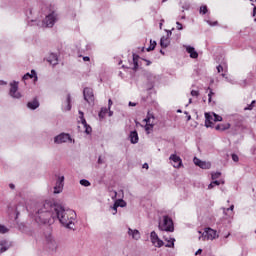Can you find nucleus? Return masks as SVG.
<instances>
[{
    "label": "nucleus",
    "instance_id": "nucleus-1",
    "mask_svg": "<svg viewBox=\"0 0 256 256\" xmlns=\"http://www.w3.org/2000/svg\"><path fill=\"white\" fill-rule=\"evenodd\" d=\"M34 217L35 221L42 225H51V223L59 221L66 229H74L77 214L71 209H65L63 205L55 202V200H46L38 206Z\"/></svg>",
    "mask_w": 256,
    "mask_h": 256
},
{
    "label": "nucleus",
    "instance_id": "nucleus-2",
    "mask_svg": "<svg viewBox=\"0 0 256 256\" xmlns=\"http://www.w3.org/2000/svg\"><path fill=\"white\" fill-rule=\"evenodd\" d=\"M158 228L160 231H166L168 233H173L175 231V226L173 225V219L171 217L164 215L159 219Z\"/></svg>",
    "mask_w": 256,
    "mask_h": 256
},
{
    "label": "nucleus",
    "instance_id": "nucleus-3",
    "mask_svg": "<svg viewBox=\"0 0 256 256\" xmlns=\"http://www.w3.org/2000/svg\"><path fill=\"white\" fill-rule=\"evenodd\" d=\"M223 121V117L217 115L215 112H206L205 113V127H213V123Z\"/></svg>",
    "mask_w": 256,
    "mask_h": 256
},
{
    "label": "nucleus",
    "instance_id": "nucleus-4",
    "mask_svg": "<svg viewBox=\"0 0 256 256\" xmlns=\"http://www.w3.org/2000/svg\"><path fill=\"white\" fill-rule=\"evenodd\" d=\"M145 125V131L149 135L151 131H153V127H155V115L151 113V111H148L146 118L144 119Z\"/></svg>",
    "mask_w": 256,
    "mask_h": 256
},
{
    "label": "nucleus",
    "instance_id": "nucleus-5",
    "mask_svg": "<svg viewBox=\"0 0 256 256\" xmlns=\"http://www.w3.org/2000/svg\"><path fill=\"white\" fill-rule=\"evenodd\" d=\"M9 95L12 99H21L23 95L19 92V82L13 81L10 83Z\"/></svg>",
    "mask_w": 256,
    "mask_h": 256
},
{
    "label": "nucleus",
    "instance_id": "nucleus-6",
    "mask_svg": "<svg viewBox=\"0 0 256 256\" xmlns=\"http://www.w3.org/2000/svg\"><path fill=\"white\" fill-rule=\"evenodd\" d=\"M56 22L57 14L55 12H52L45 17V19L42 21V25L43 27H53Z\"/></svg>",
    "mask_w": 256,
    "mask_h": 256
},
{
    "label": "nucleus",
    "instance_id": "nucleus-7",
    "mask_svg": "<svg viewBox=\"0 0 256 256\" xmlns=\"http://www.w3.org/2000/svg\"><path fill=\"white\" fill-rule=\"evenodd\" d=\"M150 241L154 247L161 248L165 245V242L163 240L159 239V235H157V232L152 231L150 233Z\"/></svg>",
    "mask_w": 256,
    "mask_h": 256
},
{
    "label": "nucleus",
    "instance_id": "nucleus-8",
    "mask_svg": "<svg viewBox=\"0 0 256 256\" xmlns=\"http://www.w3.org/2000/svg\"><path fill=\"white\" fill-rule=\"evenodd\" d=\"M63 187H65V176L58 177L56 185L54 186V194L58 195L63 192Z\"/></svg>",
    "mask_w": 256,
    "mask_h": 256
},
{
    "label": "nucleus",
    "instance_id": "nucleus-9",
    "mask_svg": "<svg viewBox=\"0 0 256 256\" xmlns=\"http://www.w3.org/2000/svg\"><path fill=\"white\" fill-rule=\"evenodd\" d=\"M67 141H72L71 135H69L67 133H61L54 138V143H56V145H61L62 143H67Z\"/></svg>",
    "mask_w": 256,
    "mask_h": 256
},
{
    "label": "nucleus",
    "instance_id": "nucleus-10",
    "mask_svg": "<svg viewBox=\"0 0 256 256\" xmlns=\"http://www.w3.org/2000/svg\"><path fill=\"white\" fill-rule=\"evenodd\" d=\"M84 99L86 102L91 105V103H94L95 101V95L93 94V89L91 88H84L83 90Z\"/></svg>",
    "mask_w": 256,
    "mask_h": 256
},
{
    "label": "nucleus",
    "instance_id": "nucleus-11",
    "mask_svg": "<svg viewBox=\"0 0 256 256\" xmlns=\"http://www.w3.org/2000/svg\"><path fill=\"white\" fill-rule=\"evenodd\" d=\"M79 119L82 123V125L84 126V129H85V133L86 135H91V132L93 131V129L91 128V126H89L87 124V120H85V114L83 113V111L79 110Z\"/></svg>",
    "mask_w": 256,
    "mask_h": 256
},
{
    "label": "nucleus",
    "instance_id": "nucleus-12",
    "mask_svg": "<svg viewBox=\"0 0 256 256\" xmlns=\"http://www.w3.org/2000/svg\"><path fill=\"white\" fill-rule=\"evenodd\" d=\"M217 237V232L211 228H206L205 231L202 234L203 239H207L210 241H213Z\"/></svg>",
    "mask_w": 256,
    "mask_h": 256
},
{
    "label": "nucleus",
    "instance_id": "nucleus-13",
    "mask_svg": "<svg viewBox=\"0 0 256 256\" xmlns=\"http://www.w3.org/2000/svg\"><path fill=\"white\" fill-rule=\"evenodd\" d=\"M193 162L200 169H211V162L203 161L197 157H194Z\"/></svg>",
    "mask_w": 256,
    "mask_h": 256
},
{
    "label": "nucleus",
    "instance_id": "nucleus-14",
    "mask_svg": "<svg viewBox=\"0 0 256 256\" xmlns=\"http://www.w3.org/2000/svg\"><path fill=\"white\" fill-rule=\"evenodd\" d=\"M169 160L172 161V165L175 167V169H179V167L183 165V160H181V157H179L177 154H172L169 157Z\"/></svg>",
    "mask_w": 256,
    "mask_h": 256
},
{
    "label": "nucleus",
    "instance_id": "nucleus-15",
    "mask_svg": "<svg viewBox=\"0 0 256 256\" xmlns=\"http://www.w3.org/2000/svg\"><path fill=\"white\" fill-rule=\"evenodd\" d=\"M128 235L131 239H134V241H139L141 239V232L137 229L128 228Z\"/></svg>",
    "mask_w": 256,
    "mask_h": 256
},
{
    "label": "nucleus",
    "instance_id": "nucleus-16",
    "mask_svg": "<svg viewBox=\"0 0 256 256\" xmlns=\"http://www.w3.org/2000/svg\"><path fill=\"white\" fill-rule=\"evenodd\" d=\"M186 49V52L189 53L191 59H197L199 57V53L195 50V47L186 45L184 46Z\"/></svg>",
    "mask_w": 256,
    "mask_h": 256
},
{
    "label": "nucleus",
    "instance_id": "nucleus-17",
    "mask_svg": "<svg viewBox=\"0 0 256 256\" xmlns=\"http://www.w3.org/2000/svg\"><path fill=\"white\" fill-rule=\"evenodd\" d=\"M11 249V242L7 240L0 241V253H5V251H9Z\"/></svg>",
    "mask_w": 256,
    "mask_h": 256
},
{
    "label": "nucleus",
    "instance_id": "nucleus-18",
    "mask_svg": "<svg viewBox=\"0 0 256 256\" xmlns=\"http://www.w3.org/2000/svg\"><path fill=\"white\" fill-rule=\"evenodd\" d=\"M47 247L50 251H57V241L52 237L47 238Z\"/></svg>",
    "mask_w": 256,
    "mask_h": 256
},
{
    "label": "nucleus",
    "instance_id": "nucleus-19",
    "mask_svg": "<svg viewBox=\"0 0 256 256\" xmlns=\"http://www.w3.org/2000/svg\"><path fill=\"white\" fill-rule=\"evenodd\" d=\"M129 139L132 145H136V143H139V134L137 133V130L130 132Z\"/></svg>",
    "mask_w": 256,
    "mask_h": 256
},
{
    "label": "nucleus",
    "instance_id": "nucleus-20",
    "mask_svg": "<svg viewBox=\"0 0 256 256\" xmlns=\"http://www.w3.org/2000/svg\"><path fill=\"white\" fill-rule=\"evenodd\" d=\"M48 63H50V65H53V66L58 65L59 58L57 57V54L55 53L50 54L48 57Z\"/></svg>",
    "mask_w": 256,
    "mask_h": 256
},
{
    "label": "nucleus",
    "instance_id": "nucleus-21",
    "mask_svg": "<svg viewBox=\"0 0 256 256\" xmlns=\"http://www.w3.org/2000/svg\"><path fill=\"white\" fill-rule=\"evenodd\" d=\"M28 109H31L32 111H35V109H39V100L36 98L30 102L27 103Z\"/></svg>",
    "mask_w": 256,
    "mask_h": 256
},
{
    "label": "nucleus",
    "instance_id": "nucleus-22",
    "mask_svg": "<svg viewBox=\"0 0 256 256\" xmlns=\"http://www.w3.org/2000/svg\"><path fill=\"white\" fill-rule=\"evenodd\" d=\"M171 41L169 40L168 37L166 36H163L161 39H160V45L163 49H167V47H169Z\"/></svg>",
    "mask_w": 256,
    "mask_h": 256
},
{
    "label": "nucleus",
    "instance_id": "nucleus-23",
    "mask_svg": "<svg viewBox=\"0 0 256 256\" xmlns=\"http://www.w3.org/2000/svg\"><path fill=\"white\" fill-rule=\"evenodd\" d=\"M33 77L37 80V72L35 70H31V73H26L22 79L23 81H27V79H33Z\"/></svg>",
    "mask_w": 256,
    "mask_h": 256
},
{
    "label": "nucleus",
    "instance_id": "nucleus-24",
    "mask_svg": "<svg viewBox=\"0 0 256 256\" xmlns=\"http://www.w3.org/2000/svg\"><path fill=\"white\" fill-rule=\"evenodd\" d=\"M133 71H137L139 69V55L133 54Z\"/></svg>",
    "mask_w": 256,
    "mask_h": 256
},
{
    "label": "nucleus",
    "instance_id": "nucleus-25",
    "mask_svg": "<svg viewBox=\"0 0 256 256\" xmlns=\"http://www.w3.org/2000/svg\"><path fill=\"white\" fill-rule=\"evenodd\" d=\"M231 127V124H218L215 129L216 131H227Z\"/></svg>",
    "mask_w": 256,
    "mask_h": 256
},
{
    "label": "nucleus",
    "instance_id": "nucleus-26",
    "mask_svg": "<svg viewBox=\"0 0 256 256\" xmlns=\"http://www.w3.org/2000/svg\"><path fill=\"white\" fill-rule=\"evenodd\" d=\"M66 103H67V106L66 108H64V111H71V94L67 95Z\"/></svg>",
    "mask_w": 256,
    "mask_h": 256
},
{
    "label": "nucleus",
    "instance_id": "nucleus-27",
    "mask_svg": "<svg viewBox=\"0 0 256 256\" xmlns=\"http://www.w3.org/2000/svg\"><path fill=\"white\" fill-rule=\"evenodd\" d=\"M108 111H109V108H102V109L100 110L99 114H98V117H99L100 119H104V118H105V115H107Z\"/></svg>",
    "mask_w": 256,
    "mask_h": 256
},
{
    "label": "nucleus",
    "instance_id": "nucleus-28",
    "mask_svg": "<svg viewBox=\"0 0 256 256\" xmlns=\"http://www.w3.org/2000/svg\"><path fill=\"white\" fill-rule=\"evenodd\" d=\"M157 47V42L150 40V46L146 49V51H153Z\"/></svg>",
    "mask_w": 256,
    "mask_h": 256
},
{
    "label": "nucleus",
    "instance_id": "nucleus-29",
    "mask_svg": "<svg viewBox=\"0 0 256 256\" xmlns=\"http://www.w3.org/2000/svg\"><path fill=\"white\" fill-rule=\"evenodd\" d=\"M115 203L119 206V207H127V202H125V200L123 199H118L115 201Z\"/></svg>",
    "mask_w": 256,
    "mask_h": 256
},
{
    "label": "nucleus",
    "instance_id": "nucleus-30",
    "mask_svg": "<svg viewBox=\"0 0 256 256\" xmlns=\"http://www.w3.org/2000/svg\"><path fill=\"white\" fill-rule=\"evenodd\" d=\"M80 185H82V187H91V182L87 179H82L80 180Z\"/></svg>",
    "mask_w": 256,
    "mask_h": 256
},
{
    "label": "nucleus",
    "instance_id": "nucleus-31",
    "mask_svg": "<svg viewBox=\"0 0 256 256\" xmlns=\"http://www.w3.org/2000/svg\"><path fill=\"white\" fill-rule=\"evenodd\" d=\"M9 231V228H7L5 225L0 224V234L5 235Z\"/></svg>",
    "mask_w": 256,
    "mask_h": 256
},
{
    "label": "nucleus",
    "instance_id": "nucleus-32",
    "mask_svg": "<svg viewBox=\"0 0 256 256\" xmlns=\"http://www.w3.org/2000/svg\"><path fill=\"white\" fill-rule=\"evenodd\" d=\"M215 185H216V186H219V185H221V182H219L218 180L212 181V182L208 185V189H213V187H215Z\"/></svg>",
    "mask_w": 256,
    "mask_h": 256
},
{
    "label": "nucleus",
    "instance_id": "nucleus-33",
    "mask_svg": "<svg viewBox=\"0 0 256 256\" xmlns=\"http://www.w3.org/2000/svg\"><path fill=\"white\" fill-rule=\"evenodd\" d=\"M165 247H175V238H170V240H168V243L165 245Z\"/></svg>",
    "mask_w": 256,
    "mask_h": 256
},
{
    "label": "nucleus",
    "instance_id": "nucleus-34",
    "mask_svg": "<svg viewBox=\"0 0 256 256\" xmlns=\"http://www.w3.org/2000/svg\"><path fill=\"white\" fill-rule=\"evenodd\" d=\"M119 207V204H116L114 202L113 206L110 207V209L112 210V215H117V208Z\"/></svg>",
    "mask_w": 256,
    "mask_h": 256
},
{
    "label": "nucleus",
    "instance_id": "nucleus-35",
    "mask_svg": "<svg viewBox=\"0 0 256 256\" xmlns=\"http://www.w3.org/2000/svg\"><path fill=\"white\" fill-rule=\"evenodd\" d=\"M209 10L207 9V6H201L200 7V11H199V13L201 14V15H206V13L208 12Z\"/></svg>",
    "mask_w": 256,
    "mask_h": 256
},
{
    "label": "nucleus",
    "instance_id": "nucleus-36",
    "mask_svg": "<svg viewBox=\"0 0 256 256\" xmlns=\"http://www.w3.org/2000/svg\"><path fill=\"white\" fill-rule=\"evenodd\" d=\"M212 180L215 181V179H219L221 177V172H214L211 174Z\"/></svg>",
    "mask_w": 256,
    "mask_h": 256
},
{
    "label": "nucleus",
    "instance_id": "nucleus-37",
    "mask_svg": "<svg viewBox=\"0 0 256 256\" xmlns=\"http://www.w3.org/2000/svg\"><path fill=\"white\" fill-rule=\"evenodd\" d=\"M207 90L210 91L208 94V101L209 103H211V98L213 97V95H215V93H213V90L211 89V87H208Z\"/></svg>",
    "mask_w": 256,
    "mask_h": 256
},
{
    "label": "nucleus",
    "instance_id": "nucleus-38",
    "mask_svg": "<svg viewBox=\"0 0 256 256\" xmlns=\"http://www.w3.org/2000/svg\"><path fill=\"white\" fill-rule=\"evenodd\" d=\"M224 215H227V211H233L235 209V205H231L229 208H222Z\"/></svg>",
    "mask_w": 256,
    "mask_h": 256
},
{
    "label": "nucleus",
    "instance_id": "nucleus-39",
    "mask_svg": "<svg viewBox=\"0 0 256 256\" xmlns=\"http://www.w3.org/2000/svg\"><path fill=\"white\" fill-rule=\"evenodd\" d=\"M206 23H208V25H210V27H215V26L219 25V22H217V21L211 22V20H207Z\"/></svg>",
    "mask_w": 256,
    "mask_h": 256
},
{
    "label": "nucleus",
    "instance_id": "nucleus-40",
    "mask_svg": "<svg viewBox=\"0 0 256 256\" xmlns=\"http://www.w3.org/2000/svg\"><path fill=\"white\" fill-rule=\"evenodd\" d=\"M191 95H192V97H199V91L198 90H192Z\"/></svg>",
    "mask_w": 256,
    "mask_h": 256
},
{
    "label": "nucleus",
    "instance_id": "nucleus-41",
    "mask_svg": "<svg viewBox=\"0 0 256 256\" xmlns=\"http://www.w3.org/2000/svg\"><path fill=\"white\" fill-rule=\"evenodd\" d=\"M176 28L178 29V31H183V24H181L180 22H176Z\"/></svg>",
    "mask_w": 256,
    "mask_h": 256
},
{
    "label": "nucleus",
    "instance_id": "nucleus-42",
    "mask_svg": "<svg viewBox=\"0 0 256 256\" xmlns=\"http://www.w3.org/2000/svg\"><path fill=\"white\" fill-rule=\"evenodd\" d=\"M232 160L237 163L239 161V156L237 154H232Z\"/></svg>",
    "mask_w": 256,
    "mask_h": 256
},
{
    "label": "nucleus",
    "instance_id": "nucleus-43",
    "mask_svg": "<svg viewBox=\"0 0 256 256\" xmlns=\"http://www.w3.org/2000/svg\"><path fill=\"white\" fill-rule=\"evenodd\" d=\"M244 111H253V104H249L247 107H245Z\"/></svg>",
    "mask_w": 256,
    "mask_h": 256
},
{
    "label": "nucleus",
    "instance_id": "nucleus-44",
    "mask_svg": "<svg viewBox=\"0 0 256 256\" xmlns=\"http://www.w3.org/2000/svg\"><path fill=\"white\" fill-rule=\"evenodd\" d=\"M142 61H144L146 63V67H149V65H151V60H147V59H142Z\"/></svg>",
    "mask_w": 256,
    "mask_h": 256
},
{
    "label": "nucleus",
    "instance_id": "nucleus-45",
    "mask_svg": "<svg viewBox=\"0 0 256 256\" xmlns=\"http://www.w3.org/2000/svg\"><path fill=\"white\" fill-rule=\"evenodd\" d=\"M166 33H167V35L165 37H167L168 39L171 37V35H173L171 30H166Z\"/></svg>",
    "mask_w": 256,
    "mask_h": 256
},
{
    "label": "nucleus",
    "instance_id": "nucleus-46",
    "mask_svg": "<svg viewBox=\"0 0 256 256\" xmlns=\"http://www.w3.org/2000/svg\"><path fill=\"white\" fill-rule=\"evenodd\" d=\"M113 105V100H108V109H111V106Z\"/></svg>",
    "mask_w": 256,
    "mask_h": 256
},
{
    "label": "nucleus",
    "instance_id": "nucleus-47",
    "mask_svg": "<svg viewBox=\"0 0 256 256\" xmlns=\"http://www.w3.org/2000/svg\"><path fill=\"white\" fill-rule=\"evenodd\" d=\"M217 71H218V73H221V71H223V66L218 65L217 66Z\"/></svg>",
    "mask_w": 256,
    "mask_h": 256
},
{
    "label": "nucleus",
    "instance_id": "nucleus-48",
    "mask_svg": "<svg viewBox=\"0 0 256 256\" xmlns=\"http://www.w3.org/2000/svg\"><path fill=\"white\" fill-rule=\"evenodd\" d=\"M201 253H203V249H198V250L195 252V255H201Z\"/></svg>",
    "mask_w": 256,
    "mask_h": 256
},
{
    "label": "nucleus",
    "instance_id": "nucleus-49",
    "mask_svg": "<svg viewBox=\"0 0 256 256\" xmlns=\"http://www.w3.org/2000/svg\"><path fill=\"white\" fill-rule=\"evenodd\" d=\"M163 23H165V20H160V24H159V27H160V29H163Z\"/></svg>",
    "mask_w": 256,
    "mask_h": 256
},
{
    "label": "nucleus",
    "instance_id": "nucleus-50",
    "mask_svg": "<svg viewBox=\"0 0 256 256\" xmlns=\"http://www.w3.org/2000/svg\"><path fill=\"white\" fill-rule=\"evenodd\" d=\"M137 106V103L135 102H129V107H136Z\"/></svg>",
    "mask_w": 256,
    "mask_h": 256
},
{
    "label": "nucleus",
    "instance_id": "nucleus-51",
    "mask_svg": "<svg viewBox=\"0 0 256 256\" xmlns=\"http://www.w3.org/2000/svg\"><path fill=\"white\" fill-rule=\"evenodd\" d=\"M83 61H91V58H89L88 56H84Z\"/></svg>",
    "mask_w": 256,
    "mask_h": 256
},
{
    "label": "nucleus",
    "instance_id": "nucleus-52",
    "mask_svg": "<svg viewBox=\"0 0 256 256\" xmlns=\"http://www.w3.org/2000/svg\"><path fill=\"white\" fill-rule=\"evenodd\" d=\"M142 167H143V169H149V164L144 163Z\"/></svg>",
    "mask_w": 256,
    "mask_h": 256
},
{
    "label": "nucleus",
    "instance_id": "nucleus-53",
    "mask_svg": "<svg viewBox=\"0 0 256 256\" xmlns=\"http://www.w3.org/2000/svg\"><path fill=\"white\" fill-rule=\"evenodd\" d=\"M108 115H109V117H113V111H111V109H108Z\"/></svg>",
    "mask_w": 256,
    "mask_h": 256
},
{
    "label": "nucleus",
    "instance_id": "nucleus-54",
    "mask_svg": "<svg viewBox=\"0 0 256 256\" xmlns=\"http://www.w3.org/2000/svg\"><path fill=\"white\" fill-rule=\"evenodd\" d=\"M10 189H15V184H9Z\"/></svg>",
    "mask_w": 256,
    "mask_h": 256
},
{
    "label": "nucleus",
    "instance_id": "nucleus-55",
    "mask_svg": "<svg viewBox=\"0 0 256 256\" xmlns=\"http://www.w3.org/2000/svg\"><path fill=\"white\" fill-rule=\"evenodd\" d=\"M256 15V7H254V9H253V16H255Z\"/></svg>",
    "mask_w": 256,
    "mask_h": 256
},
{
    "label": "nucleus",
    "instance_id": "nucleus-56",
    "mask_svg": "<svg viewBox=\"0 0 256 256\" xmlns=\"http://www.w3.org/2000/svg\"><path fill=\"white\" fill-rule=\"evenodd\" d=\"M187 121H191V115L187 116Z\"/></svg>",
    "mask_w": 256,
    "mask_h": 256
},
{
    "label": "nucleus",
    "instance_id": "nucleus-57",
    "mask_svg": "<svg viewBox=\"0 0 256 256\" xmlns=\"http://www.w3.org/2000/svg\"><path fill=\"white\" fill-rule=\"evenodd\" d=\"M255 103H256V101L253 100V101L251 102V105L254 107V106H255Z\"/></svg>",
    "mask_w": 256,
    "mask_h": 256
},
{
    "label": "nucleus",
    "instance_id": "nucleus-58",
    "mask_svg": "<svg viewBox=\"0 0 256 256\" xmlns=\"http://www.w3.org/2000/svg\"><path fill=\"white\" fill-rule=\"evenodd\" d=\"M164 239L167 241V243H168L169 241H171V239H169V238H165V237H164Z\"/></svg>",
    "mask_w": 256,
    "mask_h": 256
},
{
    "label": "nucleus",
    "instance_id": "nucleus-59",
    "mask_svg": "<svg viewBox=\"0 0 256 256\" xmlns=\"http://www.w3.org/2000/svg\"><path fill=\"white\" fill-rule=\"evenodd\" d=\"M1 85H7V82H3V81H2V82H1Z\"/></svg>",
    "mask_w": 256,
    "mask_h": 256
},
{
    "label": "nucleus",
    "instance_id": "nucleus-60",
    "mask_svg": "<svg viewBox=\"0 0 256 256\" xmlns=\"http://www.w3.org/2000/svg\"><path fill=\"white\" fill-rule=\"evenodd\" d=\"M114 197H117V191H114Z\"/></svg>",
    "mask_w": 256,
    "mask_h": 256
},
{
    "label": "nucleus",
    "instance_id": "nucleus-61",
    "mask_svg": "<svg viewBox=\"0 0 256 256\" xmlns=\"http://www.w3.org/2000/svg\"><path fill=\"white\" fill-rule=\"evenodd\" d=\"M160 53H162V55H165V52L163 50H160Z\"/></svg>",
    "mask_w": 256,
    "mask_h": 256
},
{
    "label": "nucleus",
    "instance_id": "nucleus-62",
    "mask_svg": "<svg viewBox=\"0 0 256 256\" xmlns=\"http://www.w3.org/2000/svg\"><path fill=\"white\" fill-rule=\"evenodd\" d=\"M98 163H101V157H99V159H98Z\"/></svg>",
    "mask_w": 256,
    "mask_h": 256
},
{
    "label": "nucleus",
    "instance_id": "nucleus-63",
    "mask_svg": "<svg viewBox=\"0 0 256 256\" xmlns=\"http://www.w3.org/2000/svg\"><path fill=\"white\" fill-rule=\"evenodd\" d=\"M177 113H182V111L180 109L177 110Z\"/></svg>",
    "mask_w": 256,
    "mask_h": 256
},
{
    "label": "nucleus",
    "instance_id": "nucleus-64",
    "mask_svg": "<svg viewBox=\"0 0 256 256\" xmlns=\"http://www.w3.org/2000/svg\"><path fill=\"white\" fill-rule=\"evenodd\" d=\"M189 103H193V100L191 98L189 99Z\"/></svg>",
    "mask_w": 256,
    "mask_h": 256
}]
</instances>
